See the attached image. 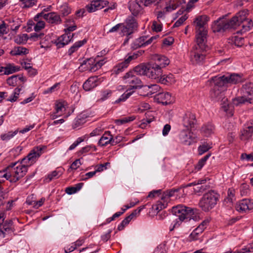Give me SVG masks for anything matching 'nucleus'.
Wrapping results in <instances>:
<instances>
[{
	"mask_svg": "<svg viewBox=\"0 0 253 253\" xmlns=\"http://www.w3.org/2000/svg\"><path fill=\"white\" fill-rule=\"evenodd\" d=\"M155 64L158 65L162 69L163 68L169 64V60L164 55H157L155 57Z\"/></svg>",
	"mask_w": 253,
	"mask_h": 253,
	"instance_id": "nucleus-29",
	"label": "nucleus"
},
{
	"mask_svg": "<svg viewBox=\"0 0 253 253\" xmlns=\"http://www.w3.org/2000/svg\"><path fill=\"white\" fill-rule=\"evenodd\" d=\"M195 123V115L191 112H186L182 118V125L187 129H190L193 127Z\"/></svg>",
	"mask_w": 253,
	"mask_h": 253,
	"instance_id": "nucleus-20",
	"label": "nucleus"
},
{
	"mask_svg": "<svg viewBox=\"0 0 253 253\" xmlns=\"http://www.w3.org/2000/svg\"><path fill=\"white\" fill-rule=\"evenodd\" d=\"M247 127L241 131L240 138L241 140L247 143L252 140L253 132Z\"/></svg>",
	"mask_w": 253,
	"mask_h": 253,
	"instance_id": "nucleus-30",
	"label": "nucleus"
},
{
	"mask_svg": "<svg viewBox=\"0 0 253 253\" xmlns=\"http://www.w3.org/2000/svg\"><path fill=\"white\" fill-rule=\"evenodd\" d=\"M28 53V49L22 46H16L10 52V54L13 56L22 55Z\"/></svg>",
	"mask_w": 253,
	"mask_h": 253,
	"instance_id": "nucleus-34",
	"label": "nucleus"
},
{
	"mask_svg": "<svg viewBox=\"0 0 253 253\" xmlns=\"http://www.w3.org/2000/svg\"><path fill=\"white\" fill-rule=\"evenodd\" d=\"M65 111V105L64 102H56L55 105V112L51 113L50 117L52 120L61 116Z\"/></svg>",
	"mask_w": 253,
	"mask_h": 253,
	"instance_id": "nucleus-26",
	"label": "nucleus"
},
{
	"mask_svg": "<svg viewBox=\"0 0 253 253\" xmlns=\"http://www.w3.org/2000/svg\"><path fill=\"white\" fill-rule=\"evenodd\" d=\"M23 78L19 75H13L7 80V83L9 85L15 86L18 80H23Z\"/></svg>",
	"mask_w": 253,
	"mask_h": 253,
	"instance_id": "nucleus-42",
	"label": "nucleus"
},
{
	"mask_svg": "<svg viewBox=\"0 0 253 253\" xmlns=\"http://www.w3.org/2000/svg\"><path fill=\"white\" fill-rule=\"evenodd\" d=\"M236 209L240 212H246L253 209V200L243 199L237 204Z\"/></svg>",
	"mask_w": 253,
	"mask_h": 253,
	"instance_id": "nucleus-22",
	"label": "nucleus"
},
{
	"mask_svg": "<svg viewBox=\"0 0 253 253\" xmlns=\"http://www.w3.org/2000/svg\"><path fill=\"white\" fill-rule=\"evenodd\" d=\"M201 131L204 136H210L214 133V126L211 123L205 124L202 126Z\"/></svg>",
	"mask_w": 253,
	"mask_h": 253,
	"instance_id": "nucleus-31",
	"label": "nucleus"
},
{
	"mask_svg": "<svg viewBox=\"0 0 253 253\" xmlns=\"http://www.w3.org/2000/svg\"><path fill=\"white\" fill-rule=\"evenodd\" d=\"M130 221L131 219H130V217L128 216L126 217L118 225L117 228L118 230L119 231L123 230L125 227L127 225Z\"/></svg>",
	"mask_w": 253,
	"mask_h": 253,
	"instance_id": "nucleus-57",
	"label": "nucleus"
},
{
	"mask_svg": "<svg viewBox=\"0 0 253 253\" xmlns=\"http://www.w3.org/2000/svg\"><path fill=\"white\" fill-rule=\"evenodd\" d=\"M253 251V247L252 245H248L244 248L242 249L239 251L234 252L233 253H246L248 252H251Z\"/></svg>",
	"mask_w": 253,
	"mask_h": 253,
	"instance_id": "nucleus-63",
	"label": "nucleus"
},
{
	"mask_svg": "<svg viewBox=\"0 0 253 253\" xmlns=\"http://www.w3.org/2000/svg\"><path fill=\"white\" fill-rule=\"evenodd\" d=\"M188 18V16L185 14L182 16L173 25V27H179Z\"/></svg>",
	"mask_w": 253,
	"mask_h": 253,
	"instance_id": "nucleus-64",
	"label": "nucleus"
},
{
	"mask_svg": "<svg viewBox=\"0 0 253 253\" xmlns=\"http://www.w3.org/2000/svg\"><path fill=\"white\" fill-rule=\"evenodd\" d=\"M38 19L37 18H36V21H37V22L34 26V30L36 32L41 30L42 29L44 28L45 26L44 22L42 20L38 21Z\"/></svg>",
	"mask_w": 253,
	"mask_h": 253,
	"instance_id": "nucleus-60",
	"label": "nucleus"
},
{
	"mask_svg": "<svg viewBox=\"0 0 253 253\" xmlns=\"http://www.w3.org/2000/svg\"><path fill=\"white\" fill-rule=\"evenodd\" d=\"M123 80L125 84L130 86L128 90L133 91L134 89L141 88L143 86L141 80L137 77L133 71H129L123 77Z\"/></svg>",
	"mask_w": 253,
	"mask_h": 253,
	"instance_id": "nucleus-10",
	"label": "nucleus"
},
{
	"mask_svg": "<svg viewBox=\"0 0 253 253\" xmlns=\"http://www.w3.org/2000/svg\"><path fill=\"white\" fill-rule=\"evenodd\" d=\"M154 120V117L152 115L151 112H148L146 114V119L142 120V122L140 125V126L142 128L146 127L148 124L153 122Z\"/></svg>",
	"mask_w": 253,
	"mask_h": 253,
	"instance_id": "nucleus-37",
	"label": "nucleus"
},
{
	"mask_svg": "<svg viewBox=\"0 0 253 253\" xmlns=\"http://www.w3.org/2000/svg\"><path fill=\"white\" fill-rule=\"evenodd\" d=\"M84 141V138L81 137L77 138V139L69 147V150H72L74 149L78 145Z\"/></svg>",
	"mask_w": 253,
	"mask_h": 253,
	"instance_id": "nucleus-62",
	"label": "nucleus"
},
{
	"mask_svg": "<svg viewBox=\"0 0 253 253\" xmlns=\"http://www.w3.org/2000/svg\"><path fill=\"white\" fill-rule=\"evenodd\" d=\"M87 41L86 39H84L82 41H79L76 42L68 50V53L69 55H71L73 53L77 51L78 49L84 45Z\"/></svg>",
	"mask_w": 253,
	"mask_h": 253,
	"instance_id": "nucleus-35",
	"label": "nucleus"
},
{
	"mask_svg": "<svg viewBox=\"0 0 253 253\" xmlns=\"http://www.w3.org/2000/svg\"><path fill=\"white\" fill-rule=\"evenodd\" d=\"M197 44L193 46L191 51V59L193 62L199 63L203 62L208 49L206 44L207 39H196Z\"/></svg>",
	"mask_w": 253,
	"mask_h": 253,
	"instance_id": "nucleus-3",
	"label": "nucleus"
},
{
	"mask_svg": "<svg viewBox=\"0 0 253 253\" xmlns=\"http://www.w3.org/2000/svg\"><path fill=\"white\" fill-rule=\"evenodd\" d=\"M168 203L165 200H163L161 199L160 201H158L155 205L153 206L152 208L158 213L163 209L166 208Z\"/></svg>",
	"mask_w": 253,
	"mask_h": 253,
	"instance_id": "nucleus-38",
	"label": "nucleus"
},
{
	"mask_svg": "<svg viewBox=\"0 0 253 253\" xmlns=\"http://www.w3.org/2000/svg\"><path fill=\"white\" fill-rule=\"evenodd\" d=\"M46 147L40 145L35 147L23 158L21 163H15L7 167L5 170L0 171V179H5L10 182H16L23 177L27 171V168L34 164L43 153Z\"/></svg>",
	"mask_w": 253,
	"mask_h": 253,
	"instance_id": "nucleus-1",
	"label": "nucleus"
},
{
	"mask_svg": "<svg viewBox=\"0 0 253 253\" xmlns=\"http://www.w3.org/2000/svg\"><path fill=\"white\" fill-rule=\"evenodd\" d=\"M208 223L209 222L208 221H203L196 228H195L189 236V241H202L203 231L206 228Z\"/></svg>",
	"mask_w": 253,
	"mask_h": 253,
	"instance_id": "nucleus-14",
	"label": "nucleus"
},
{
	"mask_svg": "<svg viewBox=\"0 0 253 253\" xmlns=\"http://www.w3.org/2000/svg\"><path fill=\"white\" fill-rule=\"evenodd\" d=\"M213 84H214V86L210 92V95L213 99H216L219 97L222 91L226 88L223 87L216 85L213 82Z\"/></svg>",
	"mask_w": 253,
	"mask_h": 253,
	"instance_id": "nucleus-33",
	"label": "nucleus"
},
{
	"mask_svg": "<svg viewBox=\"0 0 253 253\" xmlns=\"http://www.w3.org/2000/svg\"><path fill=\"white\" fill-rule=\"evenodd\" d=\"M133 91H130V90H127L118 99H117L114 102V104H118L121 102H125L127 98H128L133 93Z\"/></svg>",
	"mask_w": 253,
	"mask_h": 253,
	"instance_id": "nucleus-41",
	"label": "nucleus"
},
{
	"mask_svg": "<svg viewBox=\"0 0 253 253\" xmlns=\"http://www.w3.org/2000/svg\"><path fill=\"white\" fill-rule=\"evenodd\" d=\"M3 224L1 227L3 230L8 234L12 232V221L11 220H6L3 223Z\"/></svg>",
	"mask_w": 253,
	"mask_h": 253,
	"instance_id": "nucleus-45",
	"label": "nucleus"
},
{
	"mask_svg": "<svg viewBox=\"0 0 253 253\" xmlns=\"http://www.w3.org/2000/svg\"><path fill=\"white\" fill-rule=\"evenodd\" d=\"M115 139L110 131H106L98 141L97 144L100 147H105L110 144L114 145Z\"/></svg>",
	"mask_w": 253,
	"mask_h": 253,
	"instance_id": "nucleus-21",
	"label": "nucleus"
},
{
	"mask_svg": "<svg viewBox=\"0 0 253 253\" xmlns=\"http://www.w3.org/2000/svg\"><path fill=\"white\" fill-rule=\"evenodd\" d=\"M190 129L186 128L181 130L179 134L181 142L186 145H190L197 140V137Z\"/></svg>",
	"mask_w": 253,
	"mask_h": 253,
	"instance_id": "nucleus-12",
	"label": "nucleus"
},
{
	"mask_svg": "<svg viewBox=\"0 0 253 253\" xmlns=\"http://www.w3.org/2000/svg\"><path fill=\"white\" fill-rule=\"evenodd\" d=\"M39 17H42L48 23L51 24H58L61 22V19L60 16L55 12H50L47 14L41 12L38 14L35 17V20H36L37 18H39Z\"/></svg>",
	"mask_w": 253,
	"mask_h": 253,
	"instance_id": "nucleus-18",
	"label": "nucleus"
},
{
	"mask_svg": "<svg viewBox=\"0 0 253 253\" xmlns=\"http://www.w3.org/2000/svg\"><path fill=\"white\" fill-rule=\"evenodd\" d=\"M162 24L159 21H154L151 26V29L153 31L159 32L162 30Z\"/></svg>",
	"mask_w": 253,
	"mask_h": 253,
	"instance_id": "nucleus-54",
	"label": "nucleus"
},
{
	"mask_svg": "<svg viewBox=\"0 0 253 253\" xmlns=\"http://www.w3.org/2000/svg\"><path fill=\"white\" fill-rule=\"evenodd\" d=\"M20 91V89L19 88H16L14 90L12 94L8 98L6 99L7 101L9 102H15L17 100V98L19 97V93Z\"/></svg>",
	"mask_w": 253,
	"mask_h": 253,
	"instance_id": "nucleus-49",
	"label": "nucleus"
},
{
	"mask_svg": "<svg viewBox=\"0 0 253 253\" xmlns=\"http://www.w3.org/2000/svg\"><path fill=\"white\" fill-rule=\"evenodd\" d=\"M221 110L225 112L228 116L233 115V106L232 104L224 102L221 106Z\"/></svg>",
	"mask_w": 253,
	"mask_h": 253,
	"instance_id": "nucleus-40",
	"label": "nucleus"
},
{
	"mask_svg": "<svg viewBox=\"0 0 253 253\" xmlns=\"http://www.w3.org/2000/svg\"><path fill=\"white\" fill-rule=\"evenodd\" d=\"M158 82L164 84H172L175 82L174 76L172 74L168 75L163 74L161 76Z\"/></svg>",
	"mask_w": 253,
	"mask_h": 253,
	"instance_id": "nucleus-32",
	"label": "nucleus"
},
{
	"mask_svg": "<svg viewBox=\"0 0 253 253\" xmlns=\"http://www.w3.org/2000/svg\"><path fill=\"white\" fill-rule=\"evenodd\" d=\"M112 91L110 89L103 90L100 93V98L99 100L104 101L108 99L112 95Z\"/></svg>",
	"mask_w": 253,
	"mask_h": 253,
	"instance_id": "nucleus-51",
	"label": "nucleus"
},
{
	"mask_svg": "<svg viewBox=\"0 0 253 253\" xmlns=\"http://www.w3.org/2000/svg\"><path fill=\"white\" fill-rule=\"evenodd\" d=\"M211 148V144L204 143L198 147L199 154L202 155Z\"/></svg>",
	"mask_w": 253,
	"mask_h": 253,
	"instance_id": "nucleus-52",
	"label": "nucleus"
},
{
	"mask_svg": "<svg viewBox=\"0 0 253 253\" xmlns=\"http://www.w3.org/2000/svg\"><path fill=\"white\" fill-rule=\"evenodd\" d=\"M144 52L143 50H139L134 52L132 55H128V57L125 59L124 62L128 66L131 60L136 59L140 55H142Z\"/></svg>",
	"mask_w": 253,
	"mask_h": 253,
	"instance_id": "nucleus-43",
	"label": "nucleus"
},
{
	"mask_svg": "<svg viewBox=\"0 0 253 253\" xmlns=\"http://www.w3.org/2000/svg\"><path fill=\"white\" fill-rule=\"evenodd\" d=\"M23 8L31 7L37 3V0H19Z\"/></svg>",
	"mask_w": 253,
	"mask_h": 253,
	"instance_id": "nucleus-47",
	"label": "nucleus"
},
{
	"mask_svg": "<svg viewBox=\"0 0 253 253\" xmlns=\"http://www.w3.org/2000/svg\"><path fill=\"white\" fill-rule=\"evenodd\" d=\"M148 70V64H140L137 66H136L132 71L134 72V74L135 73L139 75H144L146 76V73H147Z\"/></svg>",
	"mask_w": 253,
	"mask_h": 253,
	"instance_id": "nucleus-36",
	"label": "nucleus"
},
{
	"mask_svg": "<svg viewBox=\"0 0 253 253\" xmlns=\"http://www.w3.org/2000/svg\"><path fill=\"white\" fill-rule=\"evenodd\" d=\"M60 12L63 15V16H67L71 13V8L69 7L67 4L64 3L63 4L60 6L59 8Z\"/></svg>",
	"mask_w": 253,
	"mask_h": 253,
	"instance_id": "nucleus-48",
	"label": "nucleus"
},
{
	"mask_svg": "<svg viewBox=\"0 0 253 253\" xmlns=\"http://www.w3.org/2000/svg\"><path fill=\"white\" fill-rule=\"evenodd\" d=\"M171 212L177 217L173 221L169 227L170 231L178 227L181 221L184 220L188 221L193 219L194 213L193 209L181 205L173 207L171 209Z\"/></svg>",
	"mask_w": 253,
	"mask_h": 253,
	"instance_id": "nucleus-2",
	"label": "nucleus"
},
{
	"mask_svg": "<svg viewBox=\"0 0 253 253\" xmlns=\"http://www.w3.org/2000/svg\"><path fill=\"white\" fill-rule=\"evenodd\" d=\"M45 201V198H42L39 201H33L32 202H29L27 200L26 202L29 205H33L34 207L38 209L39 207L42 206Z\"/></svg>",
	"mask_w": 253,
	"mask_h": 253,
	"instance_id": "nucleus-58",
	"label": "nucleus"
},
{
	"mask_svg": "<svg viewBox=\"0 0 253 253\" xmlns=\"http://www.w3.org/2000/svg\"><path fill=\"white\" fill-rule=\"evenodd\" d=\"M127 67L128 65L124 61H123L115 66L114 67L113 71L114 73L118 74L123 72Z\"/></svg>",
	"mask_w": 253,
	"mask_h": 253,
	"instance_id": "nucleus-44",
	"label": "nucleus"
},
{
	"mask_svg": "<svg viewBox=\"0 0 253 253\" xmlns=\"http://www.w3.org/2000/svg\"><path fill=\"white\" fill-rule=\"evenodd\" d=\"M73 34L69 33L63 34L58 38L56 44L58 48H62L68 44L72 40Z\"/></svg>",
	"mask_w": 253,
	"mask_h": 253,
	"instance_id": "nucleus-24",
	"label": "nucleus"
},
{
	"mask_svg": "<svg viewBox=\"0 0 253 253\" xmlns=\"http://www.w3.org/2000/svg\"><path fill=\"white\" fill-rule=\"evenodd\" d=\"M85 121L84 119L78 117L75 120V122L73 125V127L74 129H79L80 127L85 123Z\"/></svg>",
	"mask_w": 253,
	"mask_h": 253,
	"instance_id": "nucleus-55",
	"label": "nucleus"
},
{
	"mask_svg": "<svg viewBox=\"0 0 253 253\" xmlns=\"http://www.w3.org/2000/svg\"><path fill=\"white\" fill-rule=\"evenodd\" d=\"M62 172L60 170H54L47 175L46 179H48V181L49 182L53 179L59 178L62 175Z\"/></svg>",
	"mask_w": 253,
	"mask_h": 253,
	"instance_id": "nucleus-50",
	"label": "nucleus"
},
{
	"mask_svg": "<svg viewBox=\"0 0 253 253\" xmlns=\"http://www.w3.org/2000/svg\"><path fill=\"white\" fill-rule=\"evenodd\" d=\"M27 34H23L22 36H19L15 39V42L18 44L22 43L25 42L27 40Z\"/></svg>",
	"mask_w": 253,
	"mask_h": 253,
	"instance_id": "nucleus-61",
	"label": "nucleus"
},
{
	"mask_svg": "<svg viewBox=\"0 0 253 253\" xmlns=\"http://www.w3.org/2000/svg\"><path fill=\"white\" fill-rule=\"evenodd\" d=\"M182 2V0H169L166 2V6L165 10L168 12H171L176 9Z\"/></svg>",
	"mask_w": 253,
	"mask_h": 253,
	"instance_id": "nucleus-28",
	"label": "nucleus"
},
{
	"mask_svg": "<svg viewBox=\"0 0 253 253\" xmlns=\"http://www.w3.org/2000/svg\"><path fill=\"white\" fill-rule=\"evenodd\" d=\"M242 77L236 73H227L221 76H215L212 78V81L216 85L225 87L230 86L232 84H235L243 82Z\"/></svg>",
	"mask_w": 253,
	"mask_h": 253,
	"instance_id": "nucleus-4",
	"label": "nucleus"
},
{
	"mask_svg": "<svg viewBox=\"0 0 253 253\" xmlns=\"http://www.w3.org/2000/svg\"><path fill=\"white\" fill-rule=\"evenodd\" d=\"M158 36H153L149 39L147 36H142L135 40L131 43V47L133 49L146 46L150 44L154 40H156Z\"/></svg>",
	"mask_w": 253,
	"mask_h": 253,
	"instance_id": "nucleus-13",
	"label": "nucleus"
},
{
	"mask_svg": "<svg viewBox=\"0 0 253 253\" xmlns=\"http://www.w3.org/2000/svg\"><path fill=\"white\" fill-rule=\"evenodd\" d=\"M156 99L160 103L167 105L172 103L174 101V98L169 92H161L156 96Z\"/></svg>",
	"mask_w": 253,
	"mask_h": 253,
	"instance_id": "nucleus-25",
	"label": "nucleus"
},
{
	"mask_svg": "<svg viewBox=\"0 0 253 253\" xmlns=\"http://www.w3.org/2000/svg\"><path fill=\"white\" fill-rule=\"evenodd\" d=\"M104 63V60H99L98 57L90 58L84 61L79 67V70L82 72H94L100 69Z\"/></svg>",
	"mask_w": 253,
	"mask_h": 253,
	"instance_id": "nucleus-9",
	"label": "nucleus"
},
{
	"mask_svg": "<svg viewBox=\"0 0 253 253\" xmlns=\"http://www.w3.org/2000/svg\"><path fill=\"white\" fill-rule=\"evenodd\" d=\"M31 39L33 41H38L40 40V44L42 48H49L52 42L51 37L49 35L44 36L43 33H35L31 36Z\"/></svg>",
	"mask_w": 253,
	"mask_h": 253,
	"instance_id": "nucleus-15",
	"label": "nucleus"
},
{
	"mask_svg": "<svg viewBox=\"0 0 253 253\" xmlns=\"http://www.w3.org/2000/svg\"><path fill=\"white\" fill-rule=\"evenodd\" d=\"M209 20V17L206 15H199L196 17L194 24L196 26V39H207V30L205 27V25Z\"/></svg>",
	"mask_w": 253,
	"mask_h": 253,
	"instance_id": "nucleus-8",
	"label": "nucleus"
},
{
	"mask_svg": "<svg viewBox=\"0 0 253 253\" xmlns=\"http://www.w3.org/2000/svg\"><path fill=\"white\" fill-rule=\"evenodd\" d=\"M20 26V24L19 23V21L17 20L15 21L14 20H12V21H9V24L8 25V27H9L11 30L16 32L18 29L19 28Z\"/></svg>",
	"mask_w": 253,
	"mask_h": 253,
	"instance_id": "nucleus-56",
	"label": "nucleus"
},
{
	"mask_svg": "<svg viewBox=\"0 0 253 253\" xmlns=\"http://www.w3.org/2000/svg\"><path fill=\"white\" fill-rule=\"evenodd\" d=\"M242 91V96L233 99V105L238 106L246 103L253 104V84L249 83L244 84Z\"/></svg>",
	"mask_w": 253,
	"mask_h": 253,
	"instance_id": "nucleus-7",
	"label": "nucleus"
},
{
	"mask_svg": "<svg viewBox=\"0 0 253 253\" xmlns=\"http://www.w3.org/2000/svg\"><path fill=\"white\" fill-rule=\"evenodd\" d=\"M82 163L81 162L80 159L76 160L71 165L70 168L68 169V171L70 172L71 170H76L80 166H81Z\"/></svg>",
	"mask_w": 253,
	"mask_h": 253,
	"instance_id": "nucleus-59",
	"label": "nucleus"
},
{
	"mask_svg": "<svg viewBox=\"0 0 253 253\" xmlns=\"http://www.w3.org/2000/svg\"><path fill=\"white\" fill-rule=\"evenodd\" d=\"M212 30L214 33H222L231 28H234L230 20H227L224 17H220L214 21L211 25Z\"/></svg>",
	"mask_w": 253,
	"mask_h": 253,
	"instance_id": "nucleus-11",
	"label": "nucleus"
},
{
	"mask_svg": "<svg viewBox=\"0 0 253 253\" xmlns=\"http://www.w3.org/2000/svg\"><path fill=\"white\" fill-rule=\"evenodd\" d=\"M248 10L245 9L239 11L235 16L231 19L234 28L237 26H241V32L244 33L249 31L253 26V22L250 19L247 18Z\"/></svg>",
	"mask_w": 253,
	"mask_h": 253,
	"instance_id": "nucleus-5",
	"label": "nucleus"
},
{
	"mask_svg": "<svg viewBox=\"0 0 253 253\" xmlns=\"http://www.w3.org/2000/svg\"><path fill=\"white\" fill-rule=\"evenodd\" d=\"M218 200L217 193L213 190H211L203 195L199 201V206L203 211L208 212L214 208Z\"/></svg>",
	"mask_w": 253,
	"mask_h": 253,
	"instance_id": "nucleus-6",
	"label": "nucleus"
},
{
	"mask_svg": "<svg viewBox=\"0 0 253 253\" xmlns=\"http://www.w3.org/2000/svg\"><path fill=\"white\" fill-rule=\"evenodd\" d=\"M162 74L163 70L161 69L160 67H158V65L155 64L154 63L148 64L147 77L151 79L157 80L158 81Z\"/></svg>",
	"mask_w": 253,
	"mask_h": 253,
	"instance_id": "nucleus-16",
	"label": "nucleus"
},
{
	"mask_svg": "<svg viewBox=\"0 0 253 253\" xmlns=\"http://www.w3.org/2000/svg\"><path fill=\"white\" fill-rule=\"evenodd\" d=\"M178 192L177 189H171L169 191H167L160 196V198L162 200H165L167 202H169V198L174 195L175 192Z\"/></svg>",
	"mask_w": 253,
	"mask_h": 253,
	"instance_id": "nucleus-39",
	"label": "nucleus"
},
{
	"mask_svg": "<svg viewBox=\"0 0 253 253\" xmlns=\"http://www.w3.org/2000/svg\"><path fill=\"white\" fill-rule=\"evenodd\" d=\"M135 119L134 116H130L127 117L123 118L121 119L115 120V123L118 125H121L128 122H130Z\"/></svg>",
	"mask_w": 253,
	"mask_h": 253,
	"instance_id": "nucleus-53",
	"label": "nucleus"
},
{
	"mask_svg": "<svg viewBox=\"0 0 253 253\" xmlns=\"http://www.w3.org/2000/svg\"><path fill=\"white\" fill-rule=\"evenodd\" d=\"M18 132V130H15L14 131H9L7 133L1 134L0 138L3 141H8L17 134Z\"/></svg>",
	"mask_w": 253,
	"mask_h": 253,
	"instance_id": "nucleus-46",
	"label": "nucleus"
},
{
	"mask_svg": "<svg viewBox=\"0 0 253 253\" xmlns=\"http://www.w3.org/2000/svg\"><path fill=\"white\" fill-rule=\"evenodd\" d=\"M20 67L15 66L13 64H7L5 67H1L0 68V74L3 72L4 75H9L20 70Z\"/></svg>",
	"mask_w": 253,
	"mask_h": 253,
	"instance_id": "nucleus-27",
	"label": "nucleus"
},
{
	"mask_svg": "<svg viewBox=\"0 0 253 253\" xmlns=\"http://www.w3.org/2000/svg\"><path fill=\"white\" fill-rule=\"evenodd\" d=\"M101 82V79L98 77H91L84 83L83 87L85 91H90L98 85Z\"/></svg>",
	"mask_w": 253,
	"mask_h": 253,
	"instance_id": "nucleus-23",
	"label": "nucleus"
},
{
	"mask_svg": "<svg viewBox=\"0 0 253 253\" xmlns=\"http://www.w3.org/2000/svg\"><path fill=\"white\" fill-rule=\"evenodd\" d=\"M109 3L108 0H92L85 6L86 10L90 13L101 9Z\"/></svg>",
	"mask_w": 253,
	"mask_h": 253,
	"instance_id": "nucleus-17",
	"label": "nucleus"
},
{
	"mask_svg": "<svg viewBox=\"0 0 253 253\" xmlns=\"http://www.w3.org/2000/svg\"><path fill=\"white\" fill-rule=\"evenodd\" d=\"M137 28V23L135 20L131 18L126 20V24L125 25L123 24V26L121 29V34L122 35H130Z\"/></svg>",
	"mask_w": 253,
	"mask_h": 253,
	"instance_id": "nucleus-19",
	"label": "nucleus"
}]
</instances>
